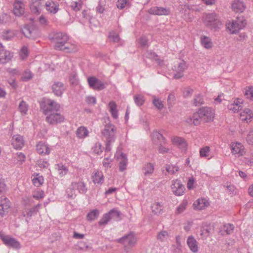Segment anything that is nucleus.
Here are the masks:
<instances>
[{
	"label": "nucleus",
	"instance_id": "obj_7",
	"mask_svg": "<svg viewBox=\"0 0 253 253\" xmlns=\"http://www.w3.org/2000/svg\"><path fill=\"white\" fill-rule=\"evenodd\" d=\"M119 243L123 244L126 247H133L136 243V238L132 233H130L117 240Z\"/></svg>",
	"mask_w": 253,
	"mask_h": 253
},
{
	"label": "nucleus",
	"instance_id": "obj_15",
	"mask_svg": "<svg viewBox=\"0 0 253 253\" xmlns=\"http://www.w3.org/2000/svg\"><path fill=\"white\" fill-rule=\"evenodd\" d=\"M150 14L157 15H169L170 13V10L169 8L154 6L148 10Z\"/></svg>",
	"mask_w": 253,
	"mask_h": 253
},
{
	"label": "nucleus",
	"instance_id": "obj_6",
	"mask_svg": "<svg viewBox=\"0 0 253 253\" xmlns=\"http://www.w3.org/2000/svg\"><path fill=\"white\" fill-rule=\"evenodd\" d=\"M187 68L186 62L183 60H180L175 64L173 67V71L175 72L174 74V78L179 79L183 76V72Z\"/></svg>",
	"mask_w": 253,
	"mask_h": 253
},
{
	"label": "nucleus",
	"instance_id": "obj_61",
	"mask_svg": "<svg viewBox=\"0 0 253 253\" xmlns=\"http://www.w3.org/2000/svg\"><path fill=\"white\" fill-rule=\"evenodd\" d=\"M210 152V147L208 146L204 147L201 149L200 151V156L202 157H207Z\"/></svg>",
	"mask_w": 253,
	"mask_h": 253
},
{
	"label": "nucleus",
	"instance_id": "obj_60",
	"mask_svg": "<svg viewBox=\"0 0 253 253\" xmlns=\"http://www.w3.org/2000/svg\"><path fill=\"white\" fill-rule=\"evenodd\" d=\"M93 150L96 154L99 155L102 152L101 144L98 142L96 143L93 148Z\"/></svg>",
	"mask_w": 253,
	"mask_h": 253
},
{
	"label": "nucleus",
	"instance_id": "obj_29",
	"mask_svg": "<svg viewBox=\"0 0 253 253\" xmlns=\"http://www.w3.org/2000/svg\"><path fill=\"white\" fill-rule=\"evenodd\" d=\"M40 0H31L32 3L30 5L31 11L37 14H39L41 11Z\"/></svg>",
	"mask_w": 253,
	"mask_h": 253
},
{
	"label": "nucleus",
	"instance_id": "obj_62",
	"mask_svg": "<svg viewBox=\"0 0 253 253\" xmlns=\"http://www.w3.org/2000/svg\"><path fill=\"white\" fill-rule=\"evenodd\" d=\"M153 104L159 110H162L164 105L162 102L159 99L155 98L153 101Z\"/></svg>",
	"mask_w": 253,
	"mask_h": 253
},
{
	"label": "nucleus",
	"instance_id": "obj_2",
	"mask_svg": "<svg viewBox=\"0 0 253 253\" xmlns=\"http://www.w3.org/2000/svg\"><path fill=\"white\" fill-rule=\"evenodd\" d=\"M203 22L206 26L214 31L221 26V23L215 13L206 14L203 17Z\"/></svg>",
	"mask_w": 253,
	"mask_h": 253
},
{
	"label": "nucleus",
	"instance_id": "obj_30",
	"mask_svg": "<svg viewBox=\"0 0 253 253\" xmlns=\"http://www.w3.org/2000/svg\"><path fill=\"white\" fill-rule=\"evenodd\" d=\"M45 5L46 9L53 14L56 13L59 9L58 4L54 2H46Z\"/></svg>",
	"mask_w": 253,
	"mask_h": 253
},
{
	"label": "nucleus",
	"instance_id": "obj_34",
	"mask_svg": "<svg viewBox=\"0 0 253 253\" xmlns=\"http://www.w3.org/2000/svg\"><path fill=\"white\" fill-rule=\"evenodd\" d=\"M75 182H72L70 187L67 189L66 193L68 197L75 198L77 195V192L75 188Z\"/></svg>",
	"mask_w": 253,
	"mask_h": 253
},
{
	"label": "nucleus",
	"instance_id": "obj_49",
	"mask_svg": "<svg viewBox=\"0 0 253 253\" xmlns=\"http://www.w3.org/2000/svg\"><path fill=\"white\" fill-rule=\"evenodd\" d=\"M169 236L167 231H162L158 234L157 239L161 242H165L168 239Z\"/></svg>",
	"mask_w": 253,
	"mask_h": 253
},
{
	"label": "nucleus",
	"instance_id": "obj_32",
	"mask_svg": "<svg viewBox=\"0 0 253 253\" xmlns=\"http://www.w3.org/2000/svg\"><path fill=\"white\" fill-rule=\"evenodd\" d=\"M127 163V159L126 155L122 153L120 156V161L119 163V169L121 171H123L126 169Z\"/></svg>",
	"mask_w": 253,
	"mask_h": 253
},
{
	"label": "nucleus",
	"instance_id": "obj_16",
	"mask_svg": "<svg viewBox=\"0 0 253 253\" xmlns=\"http://www.w3.org/2000/svg\"><path fill=\"white\" fill-rule=\"evenodd\" d=\"M13 12L16 16H20L23 15L25 13L24 3L20 0H15L13 3Z\"/></svg>",
	"mask_w": 253,
	"mask_h": 253
},
{
	"label": "nucleus",
	"instance_id": "obj_5",
	"mask_svg": "<svg viewBox=\"0 0 253 253\" xmlns=\"http://www.w3.org/2000/svg\"><path fill=\"white\" fill-rule=\"evenodd\" d=\"M247 24L246 20L242 17H237L236 19L233 20L231 24L229 23L227 28L230 31L231 34H236L239 31L244 28Z\"/></svg>",
	"mask_w": 253,
	"mask_h": 253
},
{
	"label": "nucleus",
	"instance_id": "obj_1",
	"mask_svg": "<svg viewBox=\"0 0 253 253\" xmlns=\"http://www.w3.org/2000/svg\"><path fill=\"white\" fill-rule=\"evenodd\" d=\"M49 40L53 42L54 48L59 50L69 40L68 36L63 32H53L49 35Z\"/></svg>",
	"mask_w": 253,
	"mask_h": 253
},
{
	"label": "nucleus",
	"instance_id": "obj_48",
	"mask_svg": "<svg viewBox=\"0 0 253 253\" xmlns=\"http://www.w3.org/2000/svg\"><path fill=\"white\" fill-rule=\"evenodd\" d=\"M19 111L23 114H26L28 110V105L26 104V103L22 101L20 102L19 105Z\"/></svg>",
	"mask_w": 253,
	"mask_h": 253
},
{
	"label": "nucleus",
	"instance_id": "obj_14",
	"mask_svg": "<svg viewBox=\"0 0 253 253\" xmlns=\"http://www.w3.org/2000/svg\"><path fill=\"white\" fill-rule=\"evenodd\" d=\"M87 82L90 87L93 89L102 90L105 88L104 84L95 77L88 78Z\"/></svg>",
	"mask_w": 253,
	"mask_h": 253
},
{
	"label": "nucleus",
	"instance_id": "obj_8",
	"mask_svg": "<svg viewBox=\"0 0 253 253\" xmlns=\"http://www.w3.org/2000/svg\"><path fill=\"white\" fill-rule=\"evenodd\" d=\"M64 117L57 112L49 114L47 115L45 119L46 121L48 123L53 125L61 123L64 121Z\"/></svg>",
	"mask_w": 253,
	"mask_h": 253
},
{
	"label": "nucleus",
	"instance_id": "obj_41",
	"mask_svg": "<svg viewBox=\"0 0 253 253\" xmlns=\"http://www.w3.org/2000/svg\"><path fill=\"white\" fill-rule=\"evenodd\" d=\"M56 169L57 170L60 176H63L66 175L68 172V169L62 164L57 165Z\"/></svg>",
	"mask_w": 253,
	"mask_h": 253
},
{
	"label": "nucleus",
	"instance_id": "obj_63",
	"mask_svg": "<svg viewBox=\"0 0 253 253\" xmlns=\"http://www.w3.org/2000/svg\"><path fill=\"white\" fill-rule=\"evenodd\" d=\"M6 71L12 76L19 75L20 74V71L17 69L8 68L6 69Z\"/></svg>",
	"mask_w": 253,
	"mask_h": 253
},
{
	"label": "nucleus",
	"instance_id": "obj_56",
	"mask_svg": "<svg viewBox=\"0 0 253 253\" xmlns=\"http://www.w3.org/2000/svg\"><path fill=\"white\" fill-rule=\"evenodd\" d=\"M210 228H202L200 230V236L203 239H206L210 235Z\"/></svg>",
	"mask_w": 253,
	"mask_h": 253
},
{
	"label": "nucleus",
	"instance_id": "obj_43",
	"mask_svg": "<svg viewBox=\"0 0 253 253\" xmlns=\"http://www.w3.org/2000/svg\"><path fill=\"white\" fill-rule=\"evenodd\" d=\"M33 77V75L29 69H26L23 72L21 80L22 81L26 82L30 80Z\"/></svg>",
	"mask_w": 253,
	"mask_h": 253
},
{
	"label": "nucleus",
	"instance_id": "obj_57",
	"mask_svg": "<svg viewBox=\"0 0 253 253\" xmlns=\"http://www.w3.org/2000/svg\"><path fill=\"white\" fill-rule=\"evenodd\" d=\"M166 143V142H163V143L161 144H158L157 145H159V148H158V151L160 153H168L169 151V149L166 147L164 146V145H165V144Z\"/></svg>",
	"mask_w": 253,
	"mask_h": 253
},
{
	"label": "nucleus",
	"instance_id": "obj_9",
	"mask_svg": "<svg viewBox=\"0 0 253 253\" xmlns=\"http://www.w3.org/2000/svg\"><path fill=\"white\" fill-rule=\"evenodd\" d=\"M60 108L59 104L53 100H48L46 104L42 107L43 113L45 115H48L50 113L57 112Z\"/></svg>",
	"mask_w": 253,
	"mask_h": 253
},
{
	"label": "nucleus",
	"instance_id": "obj_52",
	"mask_svg": "<svg viewBox=\"0 0 253 253\" xmlns=\"http://www.w3.org/2000/svg\"><path fill=\"white\" fill-rule=\"evenodd\" d=\"M82 2L81 0H79L77 1H73L71 3V7L76 11H79L82 7Z\"/></svg>",
	"mask_w": 253,
	"mask_h": 253
},
{
	"label": "nucleus",
	"instance_id": "obj_3",
	"mask_svg": "<svg viewBox=\"0 0 253 253\" xmlns=\"http://www.w3.org/2000/svg\"><path fill=\"white\" fill-rule=\"evenodd\" d=\"M116 126L110 123L105 125L101 130L102 140L105 142H114L116 139Z\"/></svg>",
	"mask_w": 253,
	"mask_h": 253
},
{
	"label": "nucleus",
	"instance_id": "obj_28",
	"mask_svg": "<svg viewBox=\"0 0 253 253\" xmlns=\"http://www.w3.org/2000/svg\"><path fill=\"white\" fill-rule=\"evenodd\" d=\"M232 153L233 154H237L238 156L243 155L244 154V150L243 146L240 143H233L232 144Z\"/></svg>",
	"mask_w": 253,
	"mask_h": 253
},
{
	"label": "nucleus",
	"instance_id": "obj_12",
	"mask_svg": "<svg viewBox=\"0 0 253 253\" xmlns=\"http://www.w3.org/2000/svg\"><path fill=\"white\" fill-rule=\"evenodd\" d=\"M171 187L172 192L175 195L181 196L183 194L185 187L179 180L176 179L175 180H173Z\"/></svg>",
	"mask_w": 253,
	"mask_h": 253
},
{
	"label": "nucleus",
	"instance_id": "obj_42",
	"mask_svg": "<svg viewBox=\"0 0 253 253\" xmlns=\"http://www.w3.org/2000/svg\"><path fill=\"white\" fill-rule=\"evenodd\" d=\"M75 188L77 189L79 193H85L87 191V188L84 182L80 181L79 182H75Z\"/></svg>",
	"mask_w": 253,
	"mask_h": 253
},
{
	"label": "nucleus",
	"instance_id": "obj_24",
	"mask_svg": "<svg viewBox=\"0 0 253 253\" xmlns=\"http://www.w3.org/2000/svg\"><path fill=\"white\" fill-rule=\"evenodd\" d=\"M233 10L236 12H243L245 9L244 2L240 0H235L232 4Z\"/></svg>",
	"mask_w": 253,
	"mask_h": 253
},
{
	"label": "nucleus",
	"instance_id": "obj_19",
	"mask_svg": "<svg viewBox=\"0 0 253 253\" xmlns=\"http://www.w3.org/2000/svg\"><path fill=\"white\" fill-rule=\"evenodd\" d=\"M36 150L39 154L48 155L50 152V148L44 142L40 141L36 145Z\"/></svg>",
	"mask_w": 253,
	"mask_h": 253
},
{
	"label": "nucleus",
	"instance_id": "obj_47",
	"mask_svg": "<svg viewBox=\"0 0 253 253\" xmlns=\"http://www.w3.org/2000/svg\"><path fill=\"white\" fill-rule=\"evenodd\" d=\"M187 203H188L187 201L183 200L176 208L175 213L180 214L183 212L186 209V208L187 206Z\"/></svg>",
	"mask_w": 253,
	"mask_h": 253
},
{
	"label": "nucleus",
	"instance_id": "obj_36",
	"mask_svg": "<svg viewBox=\"0 0 253 253\" xmlns=\"http://www.w3.org/2000/svg\"><path fill=\"white\" fill-rule=\"evenodd\" d=\"M88 133L87 128L84 126L79 127L76 131V135L80 138L85 137L87 136Z\"/></svg>",
	"mask_w": 253,
	"mask_h": 253
},
{
	"label": "nucleus",
	"instance_id": "obj_27",
	"mask_svg": "<svg viewBox=\"0 0 253 253\" xmlns=\"http://www.w3.org/2000/svg\"><path fill=\"white\" fill-rule=\"evenodd\" d=\"M242 102L241 99H237L233 103L228 105V108L233 111L234 113L238 112L242 109Z\"/></svg>",
	"mask_w": 253,
	"mask_h": 253
},
{
	"label": "nucleus",
	"instance_id": "obj_18",
	"mask_svg": "<svg viewBox=\"0 0 253 253\" xmlns=\"http://www.w3.org/2000/svg\"><path fill=\"white\" fill-rule=\"evenodd\" d=\"M65 89L64 84L61 82H55L52 85V92L57 96H61Z\"/></svg>",
	"mask_w": 253,
	"mask_h": 253
},
{
	"label": "nucleus",
	"instance_id": "obj_40",
	"mask_svg": "<svg viewBox=\"0 0 253 253\" xmlns=\"http://www.w3.org/2000/svg\"><path fill=\"white\" fill-rule=\"evenodd\" d=\"M109 107L110 108V112H111L112 117L115 119H117L118 116V111L117 110V105L116 103L113 101L110 102L109 103Z\"/></svg>",
	"mask_w": 253,
	"mask_h": 253
},
{
	"label": "nucleus",
	"instance_id": "obj_59",
	"mask_svg": "<svg viewBox=\"0 0 253 253\" xmlns=\"http://www.w3.org/2000/svg\"><path fill=\"white\" fill-rule=\"evenodd\" d=\"M200 119H199L197 114L194 115L192 118L189 119V121L188 122L193 124L195 126H197L200 123Z\"/></svg>",
	"mask_w": 253,
	"mask_h": 253
},
{
	"label": "nucleus",
	"instance_id": "obj_4",
	"mask_svg": "<svg viewBox=\"0 0 253 253\" xmlns=\"http://www.w3.org/2000/svg\"><path fill=\"white\" fill-rule=\"evenodd\" d=\"M197 115L201 121L209 122L213 121L214 117V111L210 107H204L199 109Z\"/></svg>",
	"mask_w": 253,
	"mask_h": 253
},
{
	"label": "nucleus",
	"instance_id": "obj_51",
	"mask_svg": "<svg viewBox=\"0 0 253 253\" xmlns=\"http://www.w3.org/2000/svg\"><path fill=\"white\" fill-rule=\"evenodd\" d=\"M166 169L167 172L173 174L178 170V168L173 165H167Z\"/></svg>",
	"mask_w": 253,
	"mask_h": 253
},
{
	"label": "nucleus",
	"instance_id": "obj_39",
	"mask_svg": "<svg viewBox=\"0 0 253 253\" xmlns=\"http://www.w3.org/2000/svg\"><path fill=\"white\" fill-rule=\"evenodd\" d=\"M253 117V114L249 109H245L244 111L241 113V118L242 120L248 121L250 120Z\"/></svg>",
	"mask_w": 253,
	"mask_h": 253
},
{
	"label": "nucleus",
	"instance_id": "obj_23",
	"mask_svg": "<svg viewBox=\"0 0 253 253\" xmlns=\"http://www.w3.org/2000/svg\"><path fill=\"white\" fill-rule=\"evenodd\" d=\"M151 137L153 143L156 145L160 143L162 144L163 142H166V140L163 135L158 131H153L151 134Z\"/></svg>",
	"mask_w": 253,
	"mask_h": 253
},
{
	"label": "nucleus",
	"instance_id": "obj_55",
	"mask_svg": "<svg viewBox=\"0 0 253 253\" xmlns=\"http://www.w3.org/2000/svg\"><path fill=\"white\" fill-rule=\"evenodd\" d=\"M245 95L247 98L253 100V87L249 86L247 87Z\"/></svg>",
	"mask_w": 253,
	"mask_h": 253
},
{
	"label": "nucleus",
	"instance_id": "obj_17",
	"mask_svg": "<svg viewBox=\"0 0 253 253\" xmlns=\"http://www.w3.org/2000/svg\"><path fill=\"white\" fill-rule=\"evenodd\" d=\"M21 30L26 37L33 39L36 38L37 31L34 29L33 26L26 25L21 28Z\"/></svg>",
	"mask_w": 253,
	"mask_h": 253
},
{
	"label": "nucleus",
	"instance_id": "obj_46",
	"mask_svg": "<svg viewBox=\"0 0 253 253\" xmlns=\"http://www.w3.org/2000/svg\"><path fill=\"white\" fill-rule=\"evenodd\" d=\"M204 103V98L201 94H197L193 100V104L196 106H200Z\"/></svg>",
	"mask_w": 253,
	"mask_h": 253
},
{
	"label": "nucleus",
	"instance_id": "obj_54",
	"mask_svg": "<svg viewBox=\"0 0 253 253\" xmlns=\"http://www.w3.org/2000/svg\"><path fill=\"white\" fill-rule=\"evenodd\" d=\"M234 226L232 224H225L223 226V230L224 232L228 235L231 234L234 231Z\"/></svg>",
	"mask_w": 253,
	"mask_h": 253
},
{
	"label": "nucleus",
	"instance_id": "obj_13",
	"mask_svg": "<svg viewBox=\"0 0 253 253\" xmlns=\"http://www.w3.org/2000/svg\"><path fill=\"white\" fill-rule=\"evenodd\" d=\"M0 238L4 244L7 246L11 247L15 249H18L20 248V243L13 238L2 235L0 236Z\"/></svg>",
	"mask_w": 253,
	"mask_h": 253
},
{
	"label": "nucleus",
	"instance_id": "obj_53",
	"mask_svg": "<svg viewBox=\"0 0 253 253\" xmlns=\"http://www.w3.org/2000/svg\"><path fill=\"white\" fill-rule=\"evenodd\" d=\"M109 39L114 42H118L120 41V38L118 34L114 32H110Z\"/></svg>",
	"mask_w": 253,
	"mask_h": 253
},
{
	"label": "nucleus",
	"instance_id": "obj_38",
	"mask_svg": "<svg viewBox=\"0 0 253 253\" xmlns=\"http://www.w3.org/2000/svg\"><path fill=\"white\" fill-rule=\"evenodd\" d=\"M152 212L155 214H160L163 210V205L160 203L156 202L151 206Z\"/></svg>",
	"mask_w": 253,
	"mask_h": 253
},
{
	"label": "nucleus",
	"instance_id": "obj_31",
	"mask_svg": "<svg viewBox=\"0 0 253 253\" xmlns=\"http://www.w3.org/2000/svg\"><path fill=\"white\" fill-rule=\"evenodd\" d=\"M154 166L151 163H147L144 165L142 169L144 175L145 176L151 175L154 172Z\"/></svg>",
	"mask_w": 253,
	"mask_h": 253
},
{
	"label": "nucleus",
	"instance_id": "obj_10",
	"mask_svg": "<svg viewBox=\"0 0 253 253\" xmlns=\"http://www.w3.org/2000/svg\"><path fill=\"white\" fill-rule=\"evenodd\" d=\"M120 216V212L115 210H111L108 213L103 215L98 222L99 226H105L108 222L114 217H118Z\"/></svg>",
	"mask_w": 253,
	"mask_h": 253
},
{
	"label": "nucleus",
	"instance_id": "obj_22",
	"mask_svg": "<svg viewBox=\"0 0 253 253\" xmlns=\"http://www.w3.org/2000/svg\"><path fill=\"white\" fill-rule=\"evenodd\" d=\"M187 244L190 250L194 253H197L199 250L198 243L193 236H189L187 240Z\"/></svg>",
	"mask_w": 253,
	"mask_h": 253
},
{
	"label": "nucleus",
	"instance_id": "obj_50",
	"mask_svg": "<svg viewBox=\"0 0 253 253\" xmlns=\"http://www.w3.org/2000/svg\"><path fill=\"white\" fill-rule=\"evenodd\" d=\"M134 102L137 106H141L144 102L143 96L140 94H137L134 97Z\"/></svg>",
	"mask_w": 253,
	"mask_h": 253
},
{
	"label": "nucleus",
	"instance_id": "obj_11",
	"mask_svg": "<svg viewBox=\"0 0 253 253\" xmlns=\"http://www.w3.org/2000/svg\"><path fill=\"white\" fill-rule=\"evenodd\" d=\"M11 207L10 201L6 197H0V215L3 217L6 214Z\"/></svg>",
	"mask_w": 253,
	"mask_h": 253
},
{
	"label": "nucleus",
	"instance_id": "obj_35",
	"mask_svg": "<svg viewBox=\"0 0 253 253\" xmlns=\"http://www.w3.org/2000/svg\"><path fill=\"white\" fill-rule=\"evenodd\" d=\"M201 42L202 45L206 48L209 49L212 46V43L211 39L208 37H201Z\"/></svg>",
	"mask_w": 253,
	"mask_h": 253
},
{
	"label": "nucleus",
	"instance_id": "obj_58",
	"mask_svg": "<svg viewBox=\"0 0 253 253\" xmlns=\"http://www.w3.org/2000/svg\"><path fill=\"white\" fill-rule=\"evenodd\" d=\"M33 183L36 186H40L43 183V178L42 176H39L34 178L32 180Z\"/></svg>",
	"mask_w": 253,
	"mask_h": 253
},
{
	"label": "nucleus",
	"instance_id": "obj_45",
	"mask_svg": "<svg viewBox=\"0 0 253 253\" xmlns=\"http://www.w3.org/2000/svg\"><path fill=\"white\" fill-rule=\"evenodd\" d=\"M99 211L95 209L90 211L87 215L88 220L92 221L96 219L99 216Z\"/></svg>",
	"mask_w": 253,
	"mask_h": 253
},
{
	"label": "nucleus",
	"instance_id": "obj_64",
	"mask_svg": "<svg viewBox=\"0 0 253 253\" xmlns=\"http://www.w3.org/2000/svg\"><path fill=\"white\" fill-rule=\"evenodd\" d=\"M20 54L22 59H24L25 58H26L28 55L27 48L25 46L23 47L21 49Z\"/></svg>",
	"mask_w": 253,
	"mask_h": 253
},
{
	"label": "nucleus",
	"instance_id": "obj_20",
	"mask_svg": "<svg viewBox=\"0 0 253 253\" xmlns=\"http://www.w3.org/2000/svg\"><path fill=\"white\" fill-rule=\"evenodd\" d=\"M12 145L15 149H20L24 146V140L22 136L20 135H15L12 139Z\"/></svg>",
	"mask_w": 253,
	"mask_h": 253
},
{
	"label": "nucleus",
	"instance_id": "obj_25",
	"mask_svg": "<svg viewBox=\"0 0 253 253\" xmlns=\"http://www.w3.org/2000/svg\"><path fill=\"white\" fill-rule=\"evenodd\" d=\"M59 50L63 51L67 53L75 52L78 50L77 45L75 44L66 42L62 46V49Z\"/></svg>",
	"mask_w": 253,
	"mask_h": 253
},
{
	"label": "nucleus",
	"instance_id": "obj_21",
	"mask_svg": "<svg viewBox=\"0 0 253 253\" xmlns=\"http://www.w3.org/2000/svg\"><path fill=\"white\" fill-rule=\"evenodd\" d=\"M12 57V54L3 48L0 50V63L5 64L9 62Z\"/></svg>",
	"mask_w": 253,
	"mask_h": 253
},
{
	"label": "nucleus",
	"instance_id": "obj_37",
	"mask_svg": "<svg viewBox=\"0 0 253 253\" xmlns=\"http://www.w3.org/2000/svg\"><path fill=\"white\" fill-rule=\"evenodd\" d=\"M172 141L173 143L178 145L181 149H185L186 147V143L181 137H175L172 139Z\"/></svg>",
	"mask_w": 253,
	"mask_h": 253
},
{
	"label": "nucleus",
	"instance_id": "obj_33",
	"mask_svg": "<svg viewBox=\"0 0 253 253\" xmlns=\"http://www.w3.org/2000/svg\"><path fill=\"white\" fill-rule=\"evenodd\" d=\"M92 181L95 184H101L104 180V176L101 171H96L92 177Z\"/></svg>",
	"mask_w": 253,
	"mask_h": 253
},
{
	"label": "nucleus",
	"instance_id": "obj_44",
	"mask_svg": "<svg viewBox=\"0 0 253 253\" xmlns=\"http://www.w3.org/2000/svg\"><path fill=\"white\" fill-rule=\"evenodd\" d=\"M14 33L12 31L8 30L3 32L1 37L3 40L10 41L14 37Z\"/></svg>",
	"mask_w": 253,
	"mask_h": 253
},
{
	"label": "nucleus",
	"instance_id": "obj_26",
	"mask_svg": "<svg viewBox=\"0 0 253 253\" xmlns=\"http://www.w3.org/2000/svg\"><path fill=\"white\" fill-rule=\"evenodd\" d=\"M193 205L195 210H202L209 206V203L206 199H201L195 202Z\"/></svg>",
	"mask_w": 253,
	"mask_h": 253
}]
</instances>
